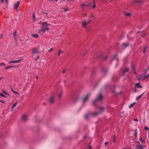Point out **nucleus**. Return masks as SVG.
Wrapping results in <instances>:
<instances>
[{"instance_id": "a19ab883", "label": "nucleus", "mask_w": 149, "mask_h": 149, "mask_svg": "<svg viewBox=\"0 0 149 149\" xmlns=\"http://www.w3.org/2000/svg\"><path fill=\"white\" fill-rule=\"evenodd\" d=\"M134 121L136 122H138L139 120H138L136 119H134Z\"/></svg>"}, {"instance_id": "c03bdc74", "label": "nucleus", "mask_w": 149, "mask_h": 149, "mask_svg": "<svg viewBox=\"0 0 149 149\" xmlns=\"http://www.w3.org/2000/svg\"><path fill=\"white\" fill-rule=\"evenodd\" d=\"M53 49V48H51L50 50H49V52H50V51H52V50Z\"/></svg>"}, {"instance_id": "72a5a7b5", "label": "nucleus", "mask_w": 149, "mask_h": 149, "mask_svg": "<svg viewBox=\"0 0 149 149\" xmlns=\"http://www.w3.org/2000/svg\"><path fill=\"white\" fill-rule=\"evenodd\" d=\"M39 57V56H37L36 58H34V59L35 61H37Z\"/></svg>"}, {"instance_id": "69168bd1", "label": "nucleus", "mask_w": 149, "mask_h": 149, "mask_svg": "<svg viewBox=\"0 0 149 149\" xmlns=\"http://www.w3.org/2000/svg\"><path fill=\"white\" fill-rule=\"evenodd\" d=\"M57 0H55V1H57Z\"/></svg>"}, {"instance_id": "052dcab7", "label": "nucleus", "mask_w": 149, "mask_h": 149, "mask_svg": "<svg viewBox=\"0 0 149 149\" xmlns=\"http://www.w3.org/2000/svg\"><path fill=\"white\" fill-rule=\"evenodd\" d=\"M145 50H144V51H143V53H145Z\"/></svg>"}, {"instance_id": "49530a36", "label": "nucleus", "mask_w": 149, "mask_h": 149, "mask_svg": "<svg viewBox=\"0 0 149 149\" xmlns=\"http://www.w3.org/2000/svg\"><path fill=\"white\" fill-rule=\"evenodd\" d=\"M114 60H115V61H117V59L116 58V57H115L114 58Z\"/></svg>"}, {"instance_id": "7ed1b4c3", "label": "nucleus", "mask_w": 149, "mask_h": 149, "mask_svg": "<svg viewBox=\"0 0 149 149\" xmlns=\"http://www.w3.org/2000/svg\"><path fill=\"white\" fill-rule=\"evenodd\" d=\"M32 54H37L38 53V52L37 50V49L36 48L34 47L32 49Z\"/></svg>"}, {"instance_id": "4c0bfd02", "label": "nucleus", "mask_w": 149, "mask_h": 149, "mask_svg": "<svg viewBox=\"0 0 149 149\" xmlns=\"http://www.w3.org/2000/svg\"><path fill=\"white\" fill-rule=\"evenodd\" d=\"M144 129L146 130H149V129L148 127H145Z\"/></svg>"}, {"instance_id": "bb28decb", "label": "nucleus", "mask_w": 149, "mask_h": 149, "mask_svg": "<svg viewBox=\"0 0 149 149\" xmlns=\"http://www.w3.org/2000/svg\"><path fill=\"white\" fill-rule=\"evenodd\" d=\"M128 45V44H123V47H126Z\"/></svg>"}, {"instance_id": "f8f14e48", "label": "nucleus", "mask_w": 149, "mask_h": 149, "mask_svg": "<svg viewBox=\"0 0 149 149\" xmlns=\"http://www.w3.org/2000/svg\"><path fill=\"white\" fill-rule=\"evenodd\" d=\"M135 86L137 88H142V86L140 85L139 82L136 84H135Z\"/></svg>"}, {"instance_id": "e433bc0d", "label": "nucleus", "mask_w": 149, "mask_h": 149, "mask_svg": "<svg viewBox=\"0 0 149 149\" xmlns=\"http://www.w3.org/2000/svg\"><path fill=\"white\" fill-rule=\"evenodd\" d=\"M130 15V13H127L125 14V15L127 16H129Z\"/></svg>"}, {"instance_id": "5fc2aeb1", "label": "nucleus", "mask_w": 149, "mask_h": 149, "mask_svg": "<svg viewBox=\"0 0 149 149\" xmlns=\"http://www.w3.org/2000/svg\"><path fill=\"white\" fill-rule=\"evenodd\" d=\"M132 68L133 70H134V66L132 67Z\"/></svg>"}, {"instance_id": "680f3d73", "label": "nucleus", "mask_w": 149, "mask_h": 149, "mask_svg": "<svg viewBox=\"0 0 149 149\" xmlns=\"http://www.w3.org/2000/svg\"><path fill=\"white\" fill-rule=\"evenodd\" d=\"M148 136L149 137V132H148Z\"/></svg>"}, {"instance_id": "2eb2a0df", "label": "nucleus", "mask_w": 149, "mask_h": 149, "mask_svg": "<svg viewBox=\"0 0 149 149\" xmlns=\"http://www.w3.org/2000/svg\"><path fill=\"white\" fill-rule=\"evenodd\" d=\"M149 77V74L148 75H146L143 78V80H146L147 78H148V77Z\"/></svg>"}, {"instance_id": "774afa93", "label": "nucleus", "mask_w": 149, "mask_h": 149, "mask_svg": "<svg viewBox=\"0 0 149 149\" xmlns=\"http://www.w3.org/2000/svg\"><path fill=\"white\" fill-rule=\"evenodd\" d=\"M65 11H67V10H65Z\"/></svg>"}, {"instance_id": "f3484780", "label": "nucleus", "mask_w": 149, "mask_h": 149, "mask_svg": "<svg viewBox=\"0 0 149 149\" xmlns=\"http://www.w3.org/2000/svg\"><path fill=\"white\" fill-rule=\"evenodd\" d=\"M62 91L61 90L60 91V92L58 94V97L59 98H60L61 97V96L62 94Z\"/></svg>"}, {"instance_id": "9d476101", "label": "nucleus", "mask_w": 149, "mask_h": 149, "mask_svg": "<svg viewBox=\"0 0 149 149\" xmlns=\"http://www.w3.org/2000/svg\"><path fill=\"white\" fill-rule=\"evenodd\" d=\"M49 101L50 103H52L54 102V98L53 96L51 97L49 99Z\"/></svg>"}, {"instance_id": "0eeeda50", "label": "nucleus", "mask_w": 149, "mask_h": 149, "mask_svg": "<svg viewBox=\"0 0 149 149\" xmlns=\"http://www.w3.org/2000/svg\"><path fill=\"white\" fill-rule=\"evenodd\" d=\"M88 4L87 5H85V4H84V3H83L82 4H81V7H83L84 6H91V2H90V1H89V2H88Z\"/></svg>"}, {"instance_id": "473e14b6", "label": "nucleus", "mask_w": 149, "mask_h": 149, "mask_svg": "<svg viewBox=\"0 0 149 149\" xmlns=\"http://www.w3.org/2000/svg\"><path fill=\"white\" fill-rule=\"evenodd\" d=\"M134 103H133L129 106V108H131L132 107V106L134 105Z\"/></svg>"}, {"instance_id": "3c124183", "label": "nucleus", "mask_w": 149, "mask_h": 149, "mask_svg": "<svg viewBox=\"0 0 149 149\" xmlns=\"http://www.w3.org/2000/svg\"><path fill=\"white\" fill-rule=\"evenodd\" d=\"M107 143H108V142H105V145H107Z\"/></svg>"}, {"instance_id": "338daca9", "label": "nucleus", "mask_w": 149, "mask_h": 149, "mask_svg": "<svg viewBox=\"0 0 149 149\" xmlns=\"http://www.w3.org/2000/svg\"><path fill=\"white\" fill-rule=\"evenodd\" d=\"M91 17H90V19H91Z\"/></svg>"}, {"instance_id": "c9c22d12", "label": "nucleus", "mask_w": 149, "mask_h": 149, "mask_svg": "<svg viewBox=\"0 0 149 149\" xmlns=\"http://www.w3.org/2000/svg\"><path fill=\"white\" fill-rule=\"evenodd\" d=\"M91 20H88V21H87L86 22V23H87V24H89V23H90L91 22Z\"/></svg>"}, {"instance_id": "13d9d810", "label": "nucleus", "mask_w": 149, "mask_h": 149, "mask_svg": "<svg viewBox=\"0 0 149 149\" xmlns=\"http://www.w3.org/2000/svg\"><path fill=\"white\" fill-rule=\"evenodd\" d=\"M92 17H94V16L93 15H92Z\"/></svg>"}, {"instance_id": "ea45409f", "label": "nucleus", "mask_w": 149, "mask_h": 149, "mask_svg": "<svg viewBox=\"0 0 149 149\" xmlns=\"http://www.w3.org/2000/svg\"><path fill=\"white\" fill-rule=\"evenodd\" d=\"M33 18L34 20L35 19V16L34 14H33Z\"/></svg>"}, {"instance_id": "a211bd4d", "label": "nucleus", "mask_w": 149, "mask_h": 149, "mask_svg": "<svg viewBox=\"0 0 149 149\" xmlns=\"http://www.w3.org/2000/svg\"><path fill=\"white\" fill-rule=\"evenodd\" d=\"M17 103V102H16L13 104V105L11 107V109H13L16 106Z\"/></svg>"}, {"instance_id": "2f4dec72", "label": "nucleus", "mask_w": 149, "mask_h": 149, "mask_svg": "<svg viewBox=\"0 0 149 149\" xmlns=\"http://www.w3.org/2000/svg\"><path fill=\"white\" fill-rule=\"evenodd\" d=\"M3 93H4L5 94H6V95H8V96H9V95H8V94L7 93H6V91H4V90H3Z\"/></svg>"}, {"instance_id": "6ab92c4d", "label": "nucleus", "mask_w": 149, "mask_h": 149, "mask_svg": "<svg viewBox=\"0 0 149 149\" xmlns=\"http://www.w3.org/2000/svg\"><path fill=\"white\" fill-rule=\"evenodd\" d=\"M32 35L33 37L36 38H38V35L37 34H35L34 35Z\"/></svg>"}, {"instance_id": "b1692460", "label": "nucleus", "mask_w": 149, "mask_h": 149, "mask_svg": "<svg viewBox=\"0 0 149 149\" xmlns=\"http://www.w3.org/2000/svg\"><path fill=\"white\" fill-rule=\"evenodd\" d=\"M63 53V52L62 51H61V50L59 51L58 53V56H59L61 53Z\"/></svg>"}, {"instance_id": "39448f33", "label": "nucleus", "mask_w": 149, "mask_h": 149, "mask_svg": "<svg viewBox=\"0 0 149 149\" xmlns=\"http://www.w3.org/2000/svg\"><path fill=\"white\" fill-rule=\"evenodd\" d=\"M45 32V29L43 27H42L39 31V33L41 35L43 34Z\"/></svg>"}, {"instance_id": "dca6fc26", "label": "nucleus", "mask_w": 149, "mask_h": 149, "mask_svg": "<svg viewBox=\"0 0 149 149\" xmlns=\"http://www.w3.org/2000/svg\"><path fill=\"white\" fill-rule=\"evenodd\" d=\"M42 24L43 25H44V26H45V25L46 26H49L50 25L49 24L46 22H45L44 23H42Z\"/></svg>"}, {"instance_id": "412c9836", "label": "nucleus", "mask_w": 149, "mask_h": 149, "mask_svg": "<svg viewBox=\"0 0 149 149\" xmlns=\"http://www.w3.org/2000/svg\"><path fill=\"white\" fill-rule=\"evenodd\" d=\"M128 69H127H127H125L124 71V72H123V75H125V73L127 72H128Z\"/></svg>"}, {"instance_id": "cd10ccee", "label": "nucleus", "mask_w": 149, "mask_h": 149, "mask_svg": "<svg viewBox=\"0 0 149 149\" xmlns=\"http://www.w3.org/2000/svg\"><path fill=\"white\" fill-rule=\"evenodd\" d=\"M0 95L1 96L3 97H6V96L5 95H4L2 93H0Z\"/></svg>"}, {"instance_id": "4468645a", "label": "nucleus", "mask_w": 149, "mask_h": 149, "mask_svg": "<svg viewBox=\"0 0 149 149\" xmlns=\"http://www.w3.org/2000/svg\"><path fill=\"white\" fill-rule=\"evenodd\" d=\"M139 140L141 142V145H142V144H143V143H145V140L143 139H142L141 138H139Z\"/></svg>"}, {"instance_id": "6e6d98bb", "label": "nucleus", "mask_w": 149, "mask_h": 149, "mask_svg": "<svg viewBox=\"0 0 149 149\" xmlns=\"http://www.w3.org/2000/svg\"><path fill=\"white\" fill-rule=\"evenodd\" d=\"M95 101L93 102H92L93 104H94V103H95Z\"/></svg>"}, {"instance_id": "09e8293b", "label": "nucleus", "mask_w": 149, "mask_h": 149, "mask_svg": "<svg viewBox=\"0 0 149 149\" xmlns=\"http://www.w3.org/2000/svg\"><path fill=\"white\" fill-rule=\"evenodd\" d=\"M3 0H1V3H3Z\"/></svg>"}, {"instance_id": "37998d69", "label": "nucleus", "mask_w": 149, "mask_h": 149, "mask_svg": "<svg viewBox=\"0 0 149 149\" xmlns=\"http://www.w3.org/2000/svg\"><path fill=\"white\" fill-rule=\"evenodd\" d=\"M68 2H70L71 1H73V0H67Z\"/></svg>"}, {"instance_id": "ddd939ff", "label": "nucleus", "mask_w": 149, "mask_h": 149, "mask_svg": "<svg viewBox=\"0 0 149 149\" xmlns=\"http://www.w3.org/2000/svg\"><path fill=\"white\" fill-rule=\"evenodd\" d=\"M144 93H143L142 94L139 95V96L137 97L136 98V100H139L140 99L142 96V95Z\"/></svg>"}, {"instance_id": "8fccbe9b", "label": "nucleus", "mask_w": 149, "mask_h": 149, "mask_svg": "<svg viewBox=\"0 0 149 149\" xmlns=\"http://www.w3.org/2000/svg\"><path fill=\"white\" fill-rule=\"evenodd\" d=\"M5 0V1L6 2V3L7 4L8 3V0Z\"/></svg>"}, {"instance_id": "4d7b16f0", "label": "nucleus", "mask_w": 149, "mask_h": 149, "mask_svg": "<svg viewBox=\"0 0 149 149\" xmlns=\"http://www.w3.org/2000/svg\"><path fill=\"white\" fill-rule=\"evenodd\" d=\"M65 70H63V73H64L65 72Z\"/></svg>"}, {"instance_id": "f03ea898", "label": "nucleus", "mask_w": 149, "mask_h": 149, "mask_svg": "<svg viewBox=\"0 0 149 149\" xmlns=\"http://www.w3.org/2000/svg\"><path fill=\"white\" fill-rule=\"evenodd\" d=\"M20 3V1H18L17 2V3H15L14 4V8L16 9L17 11H18V6Z\"/></svg>"}, {"instance_id": "0e129e2a", "label": "nucleus", "mask_w": 149, "mask_h": 149, "mask_svg": "<svg viewBox=\"0 0 149 149\" xmlns=\"http://www.w3.org/2000/svg\"><path fill=\"white\" fill-rule=\"evenodd\" d=\"M126 149L125 148H123V149L122 148V149Z\"/></svg>"}, {"instance_id": "79ce46f5", "label": "nucleus", "mask_w": 149, "mask_h": 149, "mask_svg": "<svg viewBox=\"0 0 149 149\" xmlns=\"http://www.w3.org/2000/svg\"><path fill=\"white\" fill-rule=\"evenodd\" d=\"M0 102H2V103H5L4 101L3 100H0Z\"/></svg>"}, {"instance_id": "393cba45", "label": "nucleus", "mask_w": 149, "mask_h": 149, "mask_svg": "<svg viewBox=\"0 0 149 149\" xmlns=\"http://www.w3.org/2000/svg\"><path fill=\"white\" fill-rule=\"evenodd\" d=\"M89 116V114H86L85 115V118L86 119H87L88 118V117Z\"/></svg>"}, {"instance_id": "5701e85b", "label": "nucleus", "mask_w": 149, "mask_h": 149, "mask_svg": "<svg viewBox=\"0 0 149 149\" xmlns=\"http://www.w3.org/2000/svg\"><path fill=\"white\" fill-rule=\"evenodd\" d=\"M22 60V59H19L18 60V61H15V63H19Z\"/></svg>"}, {"instance_id": "aec40b11", "label": "nucleus", "mask_w": 149, "mask_h": 149, "mask_svg": "<svg viewBox=\"0 0 149 149\" xmlns=\"http://www.w3.org/2000/svg\"><path fill=\"white\" fill-rule=\"evenodd\" d=\"M87 24L86 22L85 21L83 22L82 24V26L83 27H85V26Z\"/></svg>"}, {"instance_id": "a878e982", "label": "nucleus", "mask_w": 149, "mask_h": 149, "mask_svg": "<svg viewBox=\"0 0 149 149\" xmlns=\"http://www.w3.org/2000/svg\"><path fill=\"white\" fill-rule=\"evenodd\" d=\"M2 65H3L4 66H6V65L5 64L3 63V62L1 63H0V66H1Z\"/></svg>"}, {"instance_id": "4be33fe9", "label": "nucleus", "mask_w": 149, "mask_h": 149, "mask_svg": "<svg viewBox=\"0 0 149 149\" xmlns=\"http://www.w3.org/2000/svg\"><path fill=\"white\" fill-rule=\"evenodd\" d=\"M94 0H94L93 5V6L92 7V8L93 9L95 7V6H96L95 4V2H94Z\"/></svg>"}, {"instance_id": "20e7f679", "label": "nucleus", "mask_w": 149, "mask_h": 149, "mask_svg": "<svg viewBox=\"0 0 149 149\" xmlns=\"http://www.w3.org/2000/svg\"><path fill=\"white\" fill-rule=\"evenodd\" d=\"M98 109L99 110V112L98 113H97V114L95 115H94L95 116L96 115H97L98 114H99L102 112L104 110V108L103 107L99 106L98 107Z\"/></svg>"}, {"instance_id": "1a4fd4ad", "label": "nucleus", "mask_w": 149, "mask_h": 149, "mask_svg": "<svg viewBox=\"0 0 149 149\" xmlns=\"http://www.w3.org/2000/svg\"><path fill=\"white\" fill-rule=\"evenodd\" d=\"M16 66H7L6 67H5L4 68V69L5 70H7L10 68H16Z\"/></svg>"}, {"instance_id": "58836bf2", "label": "nucleus", "mask_w": 149, "mask_h": 149, "mask_svg": "<svg viewBox=\"0 0 149 149\" xmlns=\"http://www.w3.org/2000/svg\"><path fill=\"white\" fill-rule=\"evenodd\" d=\"M15 63V61H13L10 62H9V63Z\"/></svg>"}, {"instance_id": "bf43d9fd", "label": "nucleus", "mask_w": 149, "mask_h": 149, "mask_svg": "<svg viewBox=\"0 0 149 149\" xmlns=\"http://www.w3.org/2000/svg\"><path fill=\"white\" fill-rule=\"evenodd\" d=\"M84 16H86V14H84Z\"/></svg>"}, {"instance_id": "a18cd8bd", "label": "nucleus", "mask_w": 149, "mask_h": 149, "mask_svg": "<svg viewBox=\"0 0 149 149\" xmlns=\"http://www.w3.org/2000/svg\"><path fill=\"white\" fill-rule=\"evenodd\" d=\"M138 80H140L141 79V77H139L138 78Z\"/></svg>"}, {"instance_id": "f704fd0d", "label": "nucleus", "mask_w": 149, "mask_h": 149, "mask_svg": "<svg viewBox=\"0 0 149 149\" xmlns=\"http://www.w3.org/2000/svg\"><path fill=\"white\" fill-rule=\"evenodd\" d=\"M16 31H15L13 34V36H16Z\"/></svg>"}, {"instance_id": "603ef678", "label": "nucleus", "mask_w": 149, "mask_h": 149, "mask_svg": "<svg viewBox=\"0 0 149 149\" xmlns=\"http://www.w3.org/2000/svg\"><path fill=\"white\" fill-rule=\"evenodd\" d=\"M2 36L1 35H0V38H2Z\"/></svg>"}, {"instance_id": "9b49d317", "label": "nucleus", "mask_w": 149, "mask_h": 149, "mask_svg": "<svg viewBox=\"0 0 149 149\" xmlns=\"http://www.w3.org/2000/svg\"><path fill=\"white\" fill-rule=\"evenodd\" d=\"M27 116L25 115H24L22 116V119L24 120L25 121L27 120Z\"/></svg>"}, {"instance_id": "f257e3e1", "label": "nucleus", "mask_w": 149, "mask_h": 149, "mask_svg": "<svg viewBox=\"0 0 149 149\" xmlns=\"http://www.w3.org/2000/svg\"><path fill=\"white\" fill-rule=\"evenodd\" d=\"M136 143H137V144L136 145L135 149H144V147H146V146H144L143 144L141 145L140 144L138 141H137Z\"/></svg>"}, {"instance_id": "7c9ffc66", "label": "nucleus", "mask_w": 149, "mask_h": 149, "mask_svg": "<svg viewBox=\"0 0 149 149\" xmlns=\"http://www.w3.org/2000/svg\"><path fill=\"white\" fill-rule=\"evenodd\" d=\"M12 91L14 92V93H15L16 94H18V93L16 91H15L13 90V89H12Z\"/></svg>"}, {"instance_id": "864d4df0", "label": "nucleus", "mask_w": 149, "mask_h": 149, "mask_svg": "<svg viewBox=\"0 0 149 149\" xmlns=\"http://www.w3.org/2000/svg\"><path fill=\"white\" fill-rule=\"evenodd\" d=\"M91 148V146H89V147H88V149H90V148Z\"/></svg>"}, {"instance_id": "6e6552de", "label": "nucleus", "mask_w": 149, "mask_h": 149, "mask_svg": "<svg viewBox=\"0 0 149 149\" xmlns=\"http://www.w3.org/2000/svg\"><path fill=\"white\" fill-rule=\"evenodd\" d=\"M102 95L101 94H99L97 96V100L100 101L102 99Z\"/></svg>"}, {"instance_id": "c85d7f7f", "label": "nucleus", "mask_w": 149, "mask_h": 149, "mask_svg": "<svg viewBox=\"0 0 149 149\" xmlns=\"http://www.w3.org/2000/svg\"><path fill=\"white\" fill-rule=\"evenodd\" d=\"M42 27L45 29V30H48L49 29V28L43 26Z\"/></svg>"}, {"instance_id": "de8ad7c7", "label": "nucleus", "mask_w": 149, "mask_h": 149, "mask_svg": "<svg viewBox=\"0 0 149 149\" xmlns=\"http://www.w3.org/2000/svg\"><path fill=\"white\" fill-rule=\"evenodd\" d=\"M49 1L50 2H52L53 0H49Z\"/></svg>"}, {"instance_id": "e2e57ef3", "label": "nucleus", "mask_w": 149, "mask_h": 149, "mask_svg": "<svg viewBox=\"0 0 149 149\" xmlns=\"http://www.w3.org/2000/svg\"><path fill=\"white\" fill-rule=\"evenodd\" d=\"M2 78V77L1 78L0 77V79H1Z\"/></svg>"}, {"instance_id": "423d86ee", "label": "nucleus", "mask_w": 149, "mask_h": 149, "mask_svg": "<svg viewBox=\"0 0 149 149\" xmlns=\"http://www.w3.org/2000/svg\"><path fill=\"white\" fill-rule=\"evenodd\" d=\"M90 96V94H88L86 95L83 99V100L84 102H85L88 99V97Z\"/></svg>"}, {"instance_id": "c756f323", "label": "nucleus", "mask_w": 149, "mask_h": 149, "mask_svg": "<svg viewBox=\"0 0 149 149\" xmlns=\"http://www.w3.org/2000/svg\"><path fill=\"white\" fill-rule=\"evenodd\" d=\"M141 36H144L146 35V33L145 32H143L142 33V34H141Z\"/></svg>"}]
</instances>
